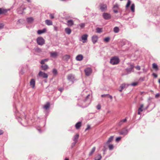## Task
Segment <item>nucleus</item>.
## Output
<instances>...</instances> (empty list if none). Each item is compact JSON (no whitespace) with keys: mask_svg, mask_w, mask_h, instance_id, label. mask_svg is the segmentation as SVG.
<instances>
[{"mask_svg":"<svg viewBox=\"0 0 160 160\" xmlns=\"http://www.w3.org/2000/svg\"><path fill=\"white\" fill-rule=\"evenodd\" d=\"M4 133V132L2 130H0V135Z\"/></svg>","mask_w":160,"mask_h":160,"instance_id":"48","label":"nucleus"},{"mask_svg":"<svg viewBox=\"0 0 160 160\" xmlns=\"http://www.w3.org/2000/svg\"><path fill=\"white\" fill-rule=\"evenodd\" d=\"M143 93V92H141V94H142Z\"/></svg>","mask_w":160,"mask_h":160,"instance_id":"63","label":"nucleus"},{"mask_svg":"<svg viewBox=\"0 0 160 160\" xmlns=\"http://www.w3.org/2000/svg\"><path fill=\"white\" fill-rule=\"evenodd\" d=\"M65 32L68 35L70 34L71 32V29L68 28H66L65 29Z\"/></svg>","mask_w":160,"mask_h":160,"instance_id":"21","label":"nucleus"},{"mask_svg":"<svg viewBox=\"0 0 160 160\" xmlns=\"http://www.w3.org/2000/svg\"><path fill=\"white\" fill-rule=\"evenodd\" d=\"M102 16L103 18L105 19H109L111 18L110 15L107 13H103Z\"/></svg>","mask_w":160,"mask_h":160,"instance_id":"8","label":"nucleus"},{"mask_svg":"<svg viewBox=\"0 0 160 160\" xmlns=\"http://www.w3.org/2000/svg\"><path fill=\"white\" fill-rule=\"evenodd\" d=\"M118 4H115L113 7V11L115 13H117L118 12Z\"/></svg>","mask_w":160,"mask_h":160,"instance_id":"13","label":"nucleus"},{"mask_svg":"<svg viewBox=\"0 0 160 160\" xmlns=\"http://www.w3.org/2000/svg\"><path fill=\"white\" fill-rule=\"evenodd\" d=\"M82 126V122H78L75 125V127L77 129H78Z\"/></svg>","mask_w":160,"mask_h":160,"instance_id":"16","label":"nucleus"},{"mask_svg":"<svg viewBox=\"0 0 160 160\" xmlns=\"http://www.w3.org/2000/svg\"><path fill=\"white\" fill-rule=\"evenodd\" d=\"M131 1H130V0H128V2L126 5V8H128L129 7L130 5L131 4Z\"/></svg>","mask_w":160,"mask_h":160,"instance_id":"35","label":"nucleus"},{"mask_svg":"<svg viewBox=\"0 0 160 160\" xmlns=\"http://www.w3.org/2000/svg\"><path fill=\"white\" fill-rule=\"evenodd\" d=\"M108 148L110 150H112L114 148V146L112 144H109L108 145Z\"/></svg>","mask_w":160,"mask_h":160,"instance_id":"34","label":"nucleus"},{"mask_svg":"<svg viewBox=\"0 0 160 160\" xmlns=\"http://www.w3.org/2000/svg\"><path fill=\"white\" fill-rule=\"evenodd\" d=\"M85 26V24L84 23H82L79 24V26L82 28H83Z\"/></svg>","mask_w":160,"mask_h":160,"instance_id":"41","label":"nucleus"},{"mask_svg":"<svg viewBox=\"0 0 160 160\" xmlns=\"http://www.w3.org/2000/svg\"><path fill=\"white\" fill-rule=\"evenodd\" d=\"M126 86V84H122L121 85L120 87L122 89H123L124 88H125Z\"/></svg>","mask_w":160,"mask_h":160,"instance_id":"36","label":"nucleus"},{"mask_svg":"<svg viewBox=\"0 0 160 160\" xmlns=\"http://www.w3.org/2000/svg\"><path fill=\"white\" fill-rule=\"evenodd\" d=\"M88 35L85 34L82 35L81 37V40L83 43H85L87 42Z\"/></svg>","mask_w":160,"mask_h":160,"instance_id":"4","label":"nucleus"},{"mask_svg":"<svg viewBox=\"0 0 160 160\" xmlns=\"http://www.w3.org/2000/svg\"><path fill=\"white\" fill-rule=\"evenodd\" d=\"M49 16L51 19H53L54 18V14H50Z\"/></svg>","mask_w":160,"mask_h":160,"instance_id":"43","label":"nucleus"},{"mask_svg":"<svg viewBox=\"0 0 160 160\" xmlns=\"http://www.w3.org/2000/svg\"><path fill=\"white\" fill-rule=\"evenodd\" d=\"M48 60L49 59L48 58L42 59L41 60L40 63L41 64H45V62H48Z\"/></svg>","mask_w":160,"mask_h":160,"instance_id":"24","label":"nucleus"},{"mask_svg":"<svg viewBox=\"0 0 160 160\" xmlns=\"http://www.w3.org/2000/svg\"><path fill=\"white\" fill-rule=\"evenodd\" d=\"M85 74L87 76H89L92 72V69L90 68H87L84 70Z\"/></svg>","mask_w":160,"mask_h":160,"instance_id":"5","label":"nucleus"},{"mask_svg":"<svg viewBox=\"0 0 160 160\" xmlns=\"http://www.w3.org/2000/svg\"><path fill=\"white\" fill-rule=\"evenodd\" d=\"M50 57L53 58H56L58 56V53L56 52H50Z\"/></svg>","mask_w":160,"mask_h":160,"instance_id":"7","label":"nucleus"},{"mask_svg":"<svg viewBox=\"0 0 160 160\" xmlns=\"http://www.w3.org/2000/svg\"><path fill=\"white\" fill-rule=\"evenodd\" d=\"M127 121V119H126L125 118L124 119H123L122 120H121L120 122H119V124H122L124 122H126Z\"/></svg>","mask_w":160,"mask_h":160,"instance_id":"37","label":"nucleus"},{"mask_svg":"<svg viewBox=\"0 0 160 160\" xmlns=\"http://www.w3.org/2000/svg\"><path fill=\"white\" fill-rule=\"evenodd\" d=\"M138 82H134L131 84V85L132 86H137L138 84Z\"/></svg>","mask_w":160,"mask_h":160,"instance_id":"40","label":"nucleus"},{"mask_svg":"<svg viewBox=\"0 0 160 160\" xmlns=\"http://www.w3.org/2000/svg\"><path fill=\"white\" fill-rule=\"evenodd\" d=\"M45 22L46 24L48 25H51L52 24V21L49 20H45Z\"/></svg>","mask_w":160,"mask_h":160,"instance_id":"20","label":"nucleus"},{"mask_svg":"<svg viewBox=\"0 0 160 160\" xmlns=\"http://www.w3.org/2000/svg\"><path fill=\"white\" fill-rule=\"evenodd\" d=\"M110 40V38L109 37H107L104 39V41L106 42H108Z\"/></svg>","mask_w":160,"mask_h":160,"instance_id":"38","label":"nucleus"},{"mask_svg":"<svg viewBox=\"0 0 160 160\" xmlns=\"http://www.w3.org/2000/svg\"><path fill=\"white\" fill-rule=\"evenodd\" d=\"M42 65L41 66V67L42 70L45 71L48 68V66L47 65L45 64Z\"/></svg>","mask_w":160,"mask_h":160,"instance_id":"14","label":"nucleus"},{"mask_svg":"<svg viewBox=\"0 0 160 160\" xmlns=\"http://www.w3.org/2000/svg\"><path fill=\"white\" fill-rule=\"evenodd\" d=\"M3 12L2 11V9L0 8V14H2L3 13Z\"/></svg>","mask_w":160,"mask_h":160,"instance_id":"53","label":"nucleus"},{"mask_svg":"<svg viewBox=\"0 0 160 160\" xmlns=\"http://www.w3.org/2000/svg\"><path fill=\"white\" fill-rule=\"evenodd\" d=\"M128 131L127 129H123L119 132V133L120 134L125 135L127 134Z\"/></svg>","mask_w":160,"mask_h":160,"instance_id":"10","label":"nucleus"},{"mask_svg":"<svg viewBox=\"0 0 160 160\" xmlns=\"http://www.w3.org/2000/svg\"><path fill=\"white\" fill-rule=\"evenodd\" d=\"M121 137H119L117 138L116 139V142H119V141H120V140L121 139Z\"/></svg>","mask_w":160,"mask_h":160,"instance_id":"42","label":"nucleus"},{"mask_svg":"<svg viewBox=\"0 0 160 160\" xmlns=\"http://www.w3.org/2000/svg\"><path fill=\"white\" fill-rule=\"evenodd\" d=\"M142 111H138V114L139 115L141 114V112H142Z\"/></svg>","mask_w":160,"mask_h":160,"instance_id":"56","label":"nucleus"},{"mask_svg":"<svg viewBox=\"0 0 160 160\" xmlns=\"http://www.w3.org/2000/svg\"><path fill=\"white\" fill-rule=\"evenodd\" d=\"M143 107V104H142L140 105V107L139 108L138 111H142L143 109L142 108Z\"/></svg>","mask_w":160,"mask_h":160,"instance_id":"33","label":"nucleus"},{"mask_svg":"<svg viewBox=\"0 0 160 160\" xmlns=\"http://www.w3.org/2000/svg\"><path fill=\"white\" fill-rule=\"evenodd\" d=\"M4 26V25L2 23L0 24V29H2L3 28Z\"/></svg>","mask_w":160,"mask_h":160,"instance_id":"46","label":"nucleus"},{"mask_svg":"<svg viewBox=\"0 0 160 160\" xmlns=\"http://www.w3.org/2000/svg\"><path fill=\"white\" fill-rule=\"evenodd\" d=\"M113 136H111L108 138L107 141L106 142V143L107 144H109L110 142H111L113 141Z\"/></svg>","mask_w":160,"mask_h":160,"instance_id":"18","label":"nucleus"},{"mask_svg":"<svg viewBox=\"0 0 160 160\" xmlns=\"http://www.w3.org/2000/svg\"><path fill=\"white\" fill-rule=\"evenodd\" d=\"M52 72L54 74L56 75L57 74V70L56 69H53L52 71Z\"/></svg>","mask_w":160,"mask_h":160,"instance_id":"39","label":"nucleus"},{"mask_svg":"<svg viewBox=\"0 0 160 160\" xmlns=\"http://www.w3.org/2000/svg\"><path fill=\"white\" fill-rule=\"evenodd\" d=\"M158 82L160 84V79H159Z\"/></svg>","mask_w":160,"mask_h":160,"instance_id":"61","label":"nucleus"},{"mask_svg":"<svg viewBox=\"0 0 160 160\" xmlns=\"http://www.w3.org/2000/svg\"><path fill=\"white\" fill-rule=\"evenodd\" d=\"M102 158V156L100 154H98L95 158V160H100Z\"/></svg>","mask_w":160,"mask_h":160,"instance_id":"25","label":"nucleus"},{"mask_svg":"<svg viewBox=\"0 0 160 160\" xmlns=\"http://www.w3.org/2000/svg\"><path fill=\"white\" fill-rule=\"evenodd\" d=\"M54 30L56 31H57L58 30V28L56 26L54 27Z\"/></svg>","mask_w":160,"mask_h":160,"instance_id":"52","label":"nucleus"},{"mask_svg":"<svg viewBox=\"0 0 160 160\" xmlns=\"http://www.w3.org/2000/svg\"><path fill=\"white\" fill-rule=\"evenodd\" d=\"M107 96L108 97V98H110L111 99H112V97L111 95H109V94H107Z\"/></svg>","mask_w":160,"mask_h":160,"instance_id":"47","label":"nucleus"},{"mask_svg":"<svg viewBox=\"0 0 160 160\" xmlns=\"http://www.w3.org/2000/svg\"><path fill=\"white\" fill-rule=\"evenodd\" d=\"M131 9L132 12H134L135 11V5L133 3L132 4L131 7Z\"/></svg>","mask_w":160,"mask_h":160,"instance_id":"30","label":"nucleus"},{"mask_svg":"<svg viewBox=\"0 0 160 160\" xmlns=\"http://www.w3.org/2000/svg\"><path fill=\"white\" fill-rule=\"evenodd\" d=\"M96 32L97 33H101L102 32V29L101 28H96Z\"/></svg>","mask_w":160,"mask_h":160,"instance_id":"32","label":"nucleus"},{"mask_svg":"<svg viewBox=\"0 0 160 160\" xmlns=\"http://www.w3.org/2000/svg\"><path fill=\"white\" fill-rule=\"evenodd\" d=\"M152 68L153 69H155L156 70H158V66L155 63H153L152 64Z\"/></svg>","mask_w":160,"mask_h":160,"instance_id":"27","label":"nucleus"},{"mask_svg":"<svg viewBox=\"0 0 160 160\" xmlns=\"http://www.w3.org/2000/svg\"><path fill=\"white\" fill-rule=\"evenodd\" d=\"M101 108V106L100 104H98L97 106V108L98 109H100Z\"/></svg>","mask_w":160,"mask_h":160,"instance_id":"45","label":"nucleus"},{"mask_svg":"<svg viewBox=\"0 0 160 160\" xmlns=\"http://www.w3.org/2000/svg\"><path fill=\"white\" fill-rule=\"evenodd\" d=\"M67 23H68L67 25L68 26H70V27L72 26L74 24L72 20H68L67 21Z\"/></svg>","mask_w":160,"mask_h":160,"instance_id":"19","label":"nucleus"},{"mask_svg":"<svg viewBox=\"0 0 160 160\" xmlns=\"http://www.w3.org/2000/svg\"><path fill=\"white\" fill-rule=\"evenodd\" d=\"M152 75L155 78H157V75L155 73H153L152 74Z\"/></svg>","mask_w":160,"mask_h":160,"instance_id":"50","label":"nucleus"},{"mask_svg":"<svg viewBox=\"0 0 160 160\" xmlns=\"http://www.w3.org/2000/svg\"><path fill=\"white\" fill-rule=\"evenodd\" d=\"M38 44L40 45H42L44 44L45 40L42 37H38L37 39Z\"/></svg>","mask_w":160,"mask_h":160,"instance_id":"2","label":"nucleus"},{"mask_svg":"<svg viewBox=\"0 0 160 160\" xmlns=\"http://www.w3.org/2000/svg\"><path fill=\"white\" fill-rule=\"evenodd\" d=\"M119 62V59L117 57H114L111 59L110 63L112 65L117 64Z\"/></svg>","mask_w":160,"mask_h":160,"instance_id":"1","label":"nucleus"},{"mask_svg":"<svg viewBox=\"0 0 160 160\" xmlns=\"http://www.w3.org/2000/svg\"><path fill=\"white\" fill-rule=\"evenodd\" d=\"M136 68L138 70H140V67L139 66H137L136 67Z\"/></svg>","mask_w":160,"mask_h":160,"instance_id":"49","label":"nucleus"},{"mask_svg":"<svg viewBox=\"0 0 160 160\" xmlns=\"http://www.w3.org/2000/svg\"><path fill=\"white\" fill-rule=\"evenodd\" d=\"M122 89L121 88V89L119 90V91L120 92H122Z\"/></svg>","mask_w":160,"mask_h":160,"instance_id":"58","label":"nucleus"},{"mask_svg":"<svg viewBox=\"0 0 160 160\" xmlns=\"http://www.w3.org/2000/svg\"><path fill=\"white\" fill-rule=\"evenodd\" d=\"M96 149V148L95 147H93V148L92 149L91 151L89 153V155L91 156L92 155L93 153L94 152Z\"/></svg>","mask_w":160,"mask_h":160,"instance_id":"29","label":"nucleus"},{"mask_svg":"<svg viewBox=\"0 0 160 160\" xmlns=\"http://www.w3.org/2000/svg\"><path fill=\"white\" fill-rule=\"evenodd\" d=\"M113 31L115 33H118L119 31V28L118 27H115L113 29Z\"/></svg>","mask_w":160,"mask_h":160,"instance_id":"31","label":"nucleus"},{"mask_svg":"<svg viewBox=\"0 0 160 160\" xmlns=\"http://www.w3.org/2000/svg\"><path fill=\"white\" fill-rule=\"evenodd\" d=\"M133 68V67H132L130 69L129 71H130L132 70V69Z\"/></svg>","mask_w":160,"mask_h":160,"instance_id":"59","label":"nucleus"},{"mask_svg":"<svg viewBox=\"0 0 160 160\" xmlns=\"http://www.w3.org/2000/svg\"><path fill=\"white\" fill-rule=\"evenodd\" d=\"M90 128V126L89 125H88L87 126V128L85 129V131H86L87 130L89 129Z\"/></svg>","mask_w":160,"mask_h":160,"instance_id":"44","label":"nucleus"},{"mask_svg":"<svg viewBox=\"0 0 160 160\" xmlns=\"http://www.w3.org/2000/svg\"><path fill=\"white\" fill-rule=\"evenodd\" d=\"M83 58L82 55H78L76 57V59L78 61H81Z\"/></svg>","mask_w":160,"mask_h":160,"instance_id":"15","label":"nucleus"},{"mask_svg":"<svg viewBox=\"0 0 160 160\" xmlns=\"http://www.w3.org/2000/svg\"><path fill=\"white\" fill-rule=\"evenodd\" d=\"M98 37L96 35H93L92 37V40L93 43L95 44L98 41Z\"/></svg>","mask_w":160,"mask_h":160,"instance_id":"9","label":"nucleus"},{"mask_svg":"<svg viewBox=\"0 0 160 160\" xmlns=\"http://www.w3.org/2000/svg\"><path fill=\"white\" fill-rule=\"evenodd\" d=\"M46 29L45 28H44L42 30H38L37 31V33L39 34H41L43 33L46 32Z\"/></svg>","mask_w":160,"mask_h":160,"instance_id":"17","label":"nucleus"},{"mask_svg":"<svg viewBox=\"0 0 160 160\" xmlns=\"http://www.w3.org/2000/svg\"><path fill=\"white\" fill-rule=\"evenodd\" d=\"M99 9L102 11L103 12L107 10V7L106 4L101 3L99 5Z\"/></svg>","mask_w":160,"mask_h":160,"instance_id":"3","label":"nucleus"},{"mask_svg":"<svg viewBox=\"0 0 160 160\" xmlns=\"http://www.w3.org/2000/svg\"><path fill=\"white\" fill-rule=\"evenodd\" d=\"M79 135L78 134H77L75 135L74 137L73 141H74V146H75L76 143L78 141V138Z\"/></svg>","mask_w":160,"mask_h":160,"instance_id":"12","label":"nucleus"},{"mask_svg":"<svg viewBox=\"0 0 160 160\" xmlns=\"http://www.w3.org/2000/svg\"><path fill=\"white\" fill-rule=\"evenodd\" d=\"M38 75L39 76L42 77L44 78H47L48 76L47 73L41 71L39 72Z\"/></svg>","mask_w":160,"mask_h":160,"instance_id":"6","label":"nucleus"},{"mask_svg":"<svg viewBox=\"0 0 160 160\" xmlns=\"http://www.w3.org/2000/svg\"><path fill=\"white\" fill-rule=\"evenodd\" d=\"M65 160H69V159L68 158H66L65 159Z\"/></svg>","mask_w":160,"mask_h":160,"instance_id":"60","label":"nucleus"},{"mask_svg":"<svg viewBox=\"0 0 160 160\" xmlns=\"http://www.w3.org/2000/svg\"><path fill=\"white\" fill-rule=\"evenodd\" d=\"M35 80L34 79H31L30 82V85L31 86L32 88H34L35 86Z\"/></svg>","mask_w":160,"mask_h":160,"instance_id":"11","label":"nucleus"},{"mask_svg":"<svg viewBox=\"0 0 160 160\" xmlns=\"http://www.w3.org/2000/svg\"><path fill=\"white\" fill-rule=\"evenodd\" d=\"M160 94L159 93H157L155 95V97L156 98H158Z\"/></svg>","mask_w":160,"mask_h":160,"instance_id":"51","label":"nucleus"},{"mask_svg":"<svg viewBox=\"0 0 160 160\" xmlns=\"http://www.w3.org/2000/svg\"><path fill=\"white\" fill-rule=\"evenodd\" d=\"M50 107V103L48 102L44 105V108L46 110L47 109Z\"/></svg>","mask_w":160,"mask_h":160,"instance_id":"28","label":"nucleus"},{"mask_svg":"<svg viewBox=\"0 0 160 160\" xmlns=\"http://www.w3.org/2000/svg\"><path fill=\"white\" fill-rule=\"evenodd\" d=\"M70 58V56L69 55H66L64 56L63 57V59L64 60H67Z\"/></svg>","mask_w":160,"mask_h":160,"instance_id":"26","label":"nucleus"},{"mask_svg":"<svg viewBox=\"0 0 160 160\" xmlns=\"http://www.w3.org/2000/svg\"><path fill=\"white\" fill-rule=\"evenodd\" d=\"M106 96H107V94H103V95H102V96H101V97H105Z\"/></svg>","mask_w":160,"mask_h":160,"instance_id":"55","label":"nucleus"},{"mask_svg":"<svg viewBox=\"0 0 160 160\" xmlns=\"http://www.w3.org/2000/svg\"><path fill=\"white\" fill-rule=\"evenodd\" d=\"M74 142L73 143H72V147H74Z\"/></svg>","mask_w":160,"mask_h":160,"instance_id":"57","label":"nucleus"},{"mask_svg":"<svg viewBox=\"0 0 160 160\" xmlns=\"http://www.w3.org/2000/svg\"><path fill=\"white\" fill-rule=\"evenodd\" d=\"M74 77L72 74H69L67 77L68 79L69 80H72L74 79Z\"/></svg>","mask_w":160,"mask_h":160,"instance_id":"23","label":"nucleus"},{"mask_svg":"<svg viewBox=\"0 0 160 160\" xmlns=\"http://www.w3.org/2000/svg\"><path fill=\"white\" fill-rule=\"evenodd\" d=\"M58 90L61 92H62L63 90V89L62 88H59Z\"/></svg>","mask_w":160,"mask_h":160,"instance_id":"54","label":"nucleus"},{"mask_svg":"<svg viewBox=\"0 0 160 160\" xmlns=\"http://www.w3.org/2000/svg\"><path fill=\"white\" fill-rule=\"evenodd\" d=\"M28 2H29L30 1V0H27Z\"/></svg>","mask_w":160,"mask_h":160,"instance_id":"62","label":"nucleus"},{"mask_svg":"<svg viewBox=\"0 0 160 160\" xmlns=\"http://www.w3.org/2000/svg\"><path fill=\"white\" fill-rule=\"evenodd\" d=\"M27 21L28 23H32L34 21V19L32 17H29L27 18Z\"/></svg>","mask_w":160,"mask_h":160,"instance_id":"22","label":"nucleus"}]
</instances>
